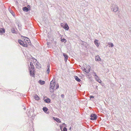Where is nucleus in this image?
I'll list each match as a JSON object with an SVG mask.
<instances>
[{
    "mask_svg": "<svg viewBox=\"0 0 131 131\" xmlns=\"http://www.w3.org/2000/svg\"><path fill=\"white\" fill-rule=\"evenodd\" d=\"M5 32V30L4 29L1 28L0 30V34H2Z\"/></svg>",
    "mask_w": 131,
    "mask_h": 131,
    "instance_id": "obj_15",
    "label": "nucleus"
},
{
    "mask_svg": "<svg viewBox=\"0 0 131 131\" xmlns=\"http://www.w3.org/2000/svg\"><path fill=\"white\" fill-rule=\"evenodd\" d=\"M98 40L96 39H95L94 41L95 45L97 47L99 46V43L98 42Z\"/></svg>",
    "mask_w": 131,
    "mask_h": 131,
    "instance_id": "obj_7",
    "label": "nucleus"
},
{
    "mask_svg": "<svg viewBox=\"0 0 131 131\" xmlns=\"http://www.w3.org/2000/svg\"><path fill=\"white\" fill-rule=\"evenodd\" d=\"M60 128L62 131H67V128L65 127H64L63 129V130H62V126H60Z\"/></svg>",
    "mask_w": 131,
    "mask_h": 131,
    "instance_id": "obj_11",
    "label": "nucleus"
},
{
    "mask_svg": "<svg viewBox=\"0 0 131 131\" xmlns=\"http://www.w3.org/2000/svg\"><path fill=\"white\" fill-rule=\"evenodd\" d=\"M24 110H26V107H24Z\"/></svg>",
    "mask_w": 131,
    "mask_h": 131,
    "instance_id": "obj_38",
    "label": "nucleus"
},
{
    "mask_svg": "<svg viewBox=\"0 0 131 131\" xmlns=\"http://www.w3.org/2000/svg\"><path fill=\"white\" fill-rule=\"evenodd\" d=\"M91 118L90 119L91 120H95L97 119V116L96 115L94 114H91L90 115Z\"/></svg>",
    "mask_w": 131,
    "mask_h": 131,
    "instance_id": "obj_4",
    "label": "nucleus"
},
{
    "mask_svg": "<svg viewBox=\"0 0 131 131\" xmlns=\"http://www.w3.org/2000/svg\"><path fill=\"white\" fill-rule=\"evenodd\" d=\"M61 97L62 98H64V95L63 94H62L61 95Z\"/></svg>",
    "mask_w": 131,
    "mask_h": 131,
    "instance_id": "obj_34",
    "label": "nucleus"
},
{
    "mask_svg": "<svg viewBox=\"0 0 131 131\" xmlns=\"http://www.w3.org/2000/svg\"><path fill=\"white\" fill-rule=\"evenodd\" d=\"M23 46L26 47L27 46V45L26 44H24V43L22 45Z\"/></svg>",
    "mask_w": 131,
    "mask_h": 131,
    "instance_id": "obj_29",
    "label": "nucleus"
},
{
    "mask_svg": "<svg viewBox=\"0 0 131 131\" xmlns=\"http://www.w3.org/2000/svg\"><path fill=\"white\" fill-rule=\"evenodd\" d=\"M48 110V108L46 107H43V110L45 112H46Z\"/></svg>",
    "mask_w": 131,
    "mask_h": 131,
    "instance_id": "obj_25",
    "label": "nucleus"
},
{
    "mask_svg": "<svg viewBox=\"0 0 131 131\" xmlns=\"http://www.w3.org/2000/svg\"><path fill=\"white\" fill-rule=\"evenodd\" d=\"M50 64L49 63H48L47 66V67L46 72L47 74H49L50 72L49 67Z\"/></svg>",
    "mask_w": 131,
    "mask_h": 131,
    "instance_id": "obj_6",
    "label": "nucleus"
},
{
    "mask_svg": "<svg viewBox=\"0 0 131 131\" xmlns=\"http://www.w3.org/2000/svg\"><path fill=\"white\" fill-rule=\"evenodd\" d=\"M35 99L37 100H38L39 99V97L38 95L36 94L34 96Z\"/></svg>",
    "mask_w": 131,
    "mask_h": 131,
    "instance_id": "obj_17",
    "label": "nucleus"
},
{
    "mask_svg": "<svg viewBox=\"0 0 131 131\" xmlns=\"http://www.w3.org/2000/svg\"><path fill=\"white\" fill-rule=\"evenodd\" d=\"M10 12L13 16L15 15V13L13 11L11 10H10Z\"/></svg>",
    "mask_w": 131,
    "mask_h": 131,
    "instance_id": "obj_27",
    "label": "nucleus"
},
{
    "mask_svg": "<svg viewBox=\"0 0 131 131\" xmlns=\"http://www.w3.org/2000/svg\"><path fill=\"white\" fill-rule=\"evenodd\" d=\"M108 45H109V47H112L114 46V45L112 43H111V42H108Z\"/></svg>",
    "mask_w": 131,
    "mask_h": 131,
    "instance_id": "obj_18",
    "label": "nucleus"
},
{
    "mask_svg": "<svg viewBox=\"0 0 131 131\" xmlns=\"http://www.w3.org/2000/svg\"><path fill=\"white\" fill-rule=\"evenodd\" d=\"M93 76L95 77V78L96 77H97V76H98L97 75L96 73L95 72H93Z\"/></svg>",
    "mask_w": 131,
    "mask_h": 131,
    "instance_id": "obj_28",
    "label": "nucleus"
},
{
    "mask_svg": "<svg viewBox=\"0 0 131 131\" xmlns=\"http://www.w3.org/2000/svg\"><path fill=\"white\" fill-rule=\"evenodd\" d=\"M12 32L13 33L16 34L17 33V31L15 30V29L14 28H13L11 30Z\"/></svg>",
    "mask_w": 131,
    "mask_h": 131,
    "instance_id": "obj_21",
    "label": "nucleus"
},
{
    "mask_svg": "<svg viewBox=\"0 0 131 131\" xmlns=\"http://www.w3.org/2000/svg\"><path fill=\"white\" fill-rule=\"evenodd\" d=\"M82 69L83 71H84L85 72L87 73H88L89 72V70H87L86 69V68H83Z\"/></svg>",
    "mask_w": 131,
    "mask_h": 131,
    "instance_id": "obj_19",
    "label": "nucleus"
},
{
    "mask_svg": "<svg viewBox=\"0 0 131 131\" xmlns=\"http://www.w3.org/2000/svg\"><path fill=\"white\" fill-rule=\"evenodd\" d=\"M66 40V39L64 38H63V39H61V41L62 42H64Z\"/></svg>",
    "mask_w": 131,
    "mask_h": 131,
    "instance_id": "obj_31",
    "label": "nucleus"
},
{
    "mask_svg": "<svg viewBox=\"0 0 131 131\" xmlns=\"http://www.w3.org/2000/svg\"><path fill=\"white\" fill-rule=\"evenodd\" d=\"M55 84V81H52L50 82V92H52L54 91Z\"/></svg>",
    "mask_w": 131,
    "mask_h": 131,
    "instance_id": "obj_2",
    "label": "nucleus"
},
{
    "mask_svg": "<svg viewBox=\"0 0 131 131\" xmlns=\"http://www.w3.org/2000/svg\"><path fill=\"white\" fill-rule=\"evenodd\" d=\"M18 41L19 43L21 45H22L23 43V42L21 40H18Z\"/></svg>",
    "mask_w": 131,
    "mask_h": 131,
    "instance_id": "obj_22",
    "label": "nucleus"
},
{
    "mask_svg": "<svg viewBox=\"0 0 131 131\" xmlns=\"http://www.w3.org/2000/svg\"><path fill=\"white\" fill-rule=\"evenodd\" d=\"M39 83L43 85L45 84V82L44 81H42L41 80H40Z\"/></svg>",
    "mask_w": 131,
    "mask_h": 131,
    "instance_id": "obj_24",
    "label": "nucleus"
},
{
    "mask_svg": "<svg viewBox=\"0 0 131 131\" xmlns=\"http://www.w3.org/2000/svg\"><path fill=\"white\" fill-rule=\"evenodd\" d=\"M47 103H48L50 102V100L49 99H47L44 100Z\"/></svg>",
    "mask_w": 131,
    "mask_h": 131,
    "instance_id": "obj_20",
    "label": "nucleus"
},
{
    "mask_svg": "<svg viewBox=\"0 0 131 131\" xmlns=\"http://www.w3.org/2000/svg\"><path fill=\"white\" fill-rule=\"evenodd\" d=\"M111 9L113 12H115L118 10V6L115 5L112 6Z\"/></svg>",
    "mask_w": 131,
    "mask_h": 131,
    "instance_id": "obj_3",
    "label": "nucleus"
},
{
    "mask_svg": "<svg viewBox=\"0 0 131 131\" xmlns=\"http://www.w3.org/2000/svg\"><path fill=\"white\" fill-rule=\"evenodd\" d=\"M118 131V130H117V131Z\"/></svg>",
    "mask_w": 131,
    "mask_h": 131,
    "instance_id": "obj_40",
    "label": "nucleus"
},
{
    "mask_svg": "<svg viewBox=\"0 0 131 131\" xmlns=\"http://www.w3.org/2000/svg\"><path fill=\"white\" fill-rule=\"evenodd\" d=\"M53 118L54 119V120L56 121L58 123H60L61 122V121H60V119L59 118H54V117H53Z\"/></svg>",
    "mask_w": 131,
    "mask_h": 131,
    "instance_id": "obj_14",
    "label": "nucleus"
},
{
    "mask_svg": "<svg viewBox=\"0 0 131 131\" xmlns=\"http://www.w3.org/2000/svg\"><path fill=\"white\" fill-rule=\"evenodd\" d=\"M63 55L65 58L64 60L65 61H66L68 59V56L67 54H63Z\"/></svg>",
    "mask_w": 131,
    "mask_h": 131,
    "instance_id": "obj_13",
    "label": "nucleus"
},
{
    "mask_svg": "<svg viewBox=\"0 0 131 131\" xmlns=\"http://www.w3.org/2000/svg\"><path fill=\"white\" fill-rule=\"evenodd\" d=\"M75 80L78 82H80L81 81L80 79L77 76H75L74 77Z\"/></svg>",
    "mask_w": 131,
    "mask_h": 131,
    "instance_id": "obj_16",
    "label": "nucleus"
},
{
    "mask_svg": "<svg viewBox=\"0 0 131 131\" xmlns=\"http://www.w3.org/2000/svg\"><path fill=\"white\" fill-rule=\"evenodd\" d=\"M23 11H26V12H27L29 11L28 8L26 7H24L23 8Z\"/></svg>",
    "mask_w": 131,
    "mask_h": 131,
    "instance_id": "obj_12",
    "label": "nucleus"
},
{
    "mask_svg": "<svg viewBox=\"0 0 131 131\" xmlns=\"http://www.w3.org/2000/svg\"><path fill=\"white\" fill-rule=\"evenodd\" d=\"M28 7H30V6L29 5H28Z\"/></svg>",
    "mask_w": 131,
    "mask_h": 131,
    "instance_id": "obj_39",
    "label": "nucleus"
},
{
    "mask_svg": "<svg viewBox=\"0 0 131 131\" xmlns=\"http://www.w3.org/2000/svg\"><path fill=\"white\" fill-rule=\"evenodd\" d=\"M30 65L31 67V68L30 67L29 68V71L30 72V74L31 75L34 77V75L35 74L34 72V66L32 62H30Z\"/></svg>",
    "mask_w": 131,
    "mask_h": 131,
    "instance_id": "obj_1",
    "label": "nucleus"
},
{
    "mask_svg": "<svg viewBox=\"0 0 131 131\" xmlns=\"http://www.w3.org/2000/svg\"><path fill=\"white\" fill-rule=\"evenodd\" d=\"M94 97L93 96L91 95L90 96V99L93 98Z\"/></svg>",
    "mask_w": 131,
    "mask_h": 131,
    "instance_id": "obj_35",
    "label": "nucleus"
},
{
    "mask_svg": "<svg viewBox=\"0 0 131 131\" xmlns=\"http://www.w3.org/2000/svg\"><path fill=\"white\" fill-rule=\"evenodd\" d=\"M66 125L64 123H63L62 124V125H61V126H62V128L63 126H66Z\"/></svg>",
    "mask_w": 131,
    "mask_h": 131,
    "instance_id": "obj_33",
    "label": "nucleus"
},
{
    "mask_svg": "<svg viewBox=\"0 0 131 131\" xmlns=\"http://www.w3.org/2000/svg\"><path fill=\"white\" fill-rule=\"evenodd\" d=\"M56 89H58L59 87V85L58 84H57L56 85Z\"/></svg>",
    "mask_w": 131,
    "mask_h": 131,
    "instance_id": "obj_30",
    "label": "nucleus"
},
{
    "mask_svg": "<svg viewBox=\"0 0 131 131\" xmlns=\"http://www.w3.org/2000/svg\"><path fill=\"white\" fill-rule=\"evenodd\" d=\"M31 59L32 60L33 62L34 63H35L36 62H37L36 59L34 58L33 57H31Z\"/></svg>",
    "mask_w": 131,
    "mask_h": 131,
    "instance_id": "obj_23",
    "label": "nucleus"
},
{
    "mask_svg": "<svg viewBox=\"0 0 131 131\" xmlns=\"http://www.w3.org/2000/svg\"><path fill=\"white\" fill-rule=\"evenodd\" d=\"M96 80L99 82V83H101V80L99 79L98 76H97L95 78Z\"/></svg>",
    "mask_w": 131,
    "mask_h": 131,
    "instance_id": "obj_10",
    "label": "nucleus"
},
{
    "mask_svg": "<svg viewBox=\"0 0 131 131\" xmlns=\"http://www.w3.org/2000/svg\"><path fill=\"white\" fill-rule=\"evenodd\" d=\"M82 42L83 43H82V44H84V43H85V42L83 41H82Z\"/></svg>",
    "mask_w": 131,
    "mask_h": 131,
    "instance_id": "obj_37",
    "label": "nucleus"
},
{
    "mask_svg": "<svg viewBox=\"0 0 131 131\" xmlns=\"http://www.w3.org/2000/svg\"><path fill=\"white\" fill-rule=\"evenodd\" d=\"M63 23H61V27H63L64 26H63Z\"/></svg>",
    "mask_w": 131,
    "mask_h": 131,
    "instance_id": "obj_36",
    "label": "nucleus"
},
{
    "mask_svg": "<svg viewBox=\"0 0 131 131\" xmlns=\"http://www.w3.org/2000/svg\"><path fill=\"white\" fill-rule=\"evenodd\" d=\"M63 28L66 30H68L69 28V27L66 23L65 24V25L63 27Z\"/></svg>",
    "mask_w": 131,
    "mask_h": 131,
    "instance_id": "obj_9",
    "label": "nucleus"
},
{
    "mask_svg": "<svg viewBox=\"0 0 131 131\" xmlns=\"http://www.w3.org/2000/svg\"><path fill=\"white\" fill-rule=\"evenodd\" d=\"M95 60L96 61H101V60L99 56L97 55L95 56Z\"/></svg>",
    "mask_w": 131,
    "mask_h": 131,
    "instance_id": "obj_8",
    "label": "nucleus"
},
{
    "mask_svg": "<svg viewBox=\"0 0 131 131\" xmlns=\"http://www.w3.org/2000/svg\"><path fill=\"white\" fill-rule=\"evenodd\" d=\"M34 64L37 68L39 69L41 67L40 64L38 61H37L35 63H34Z\"/></svg>",
    "mask_w": 131,
    "mask_h": 131,
    "instance_id": "obj_5",
    "label": "nucleus"
},
{
    "mask_svg": "<svg viewBox=\"0 0 131 131\" xmlns=\"http://www.w3.org/2000/svg\"><path fill=\"white\" fill-rule=\"evenodd\" d=\"M90 68L91 67L89 65H88V66H87V67H86V69L87 70H89L90 72Z\"/></svg>",
    "mask_w": 131,
    "mask_h": 131,
    "instance_id": "obj_26",
    "label": "nucleus"
},
{
    "mask_svg": "<svg viewBox=\"0 0 131 131\" xmlns=\"http://www.w3.org/2000/svg\"><path fill=\"white\" fill-rule=\"evenodd\" d=\"M24 39H25V40H26L27 41H28L29 40V39L28 38L26 37Z\"/></svg>",
    "mask_w": 131,
    "mask_h": 131,
    "instance_id": "obj_32",
    "label": "nucleus"
}]
</instances>
